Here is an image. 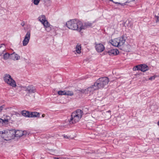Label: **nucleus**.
<instances>
[{"mask_svg": "<svg viewBox=\"0 0 159 159\" xmlns=\"http://www.w3.org/2000/svg\"><path fill=\"white\" fill-rule=\"evenodd\" d=\"M107 112H111V111L110 110H109Z\"/></svg>", "mask_w": 159, "mask_h": 159, "instance_id": "nucleus-46", "label": "nucleus"}, {"mask_svg": "<svg viewBox=\"0 0 159 159\" xmlns=\"http://www.w3.org/2000/svg\"><path fill=\"white\" fill-rule=\"evenodd\" d=\"M22 132H23V135H26L27 134V132L25 131H23Z\"/></svg>", "mask_w": 159, "mask_h": 159, "instance_id": "nucleus-36", "label": "nucleus"}, {"mask_svg": "<svg viewBox=\"0 0 159 159\" xmlns=\"http://www.w3.org/2000/svg\"><path fill=\"white\" fill-rule=\"evenodd\" d=\"M109 82L108 77H104L100 78L94 83L98 89H102Z\"/></svg>", "mask_w": 159, "mask_h": 159, "instance_id": "nucleus-3", "label": "nucleus"}, {"mask_svg": "<svg viewBox=\"0 0 159 159\" xmlns=\"http://www.w3.org/2000/svg\"><path fill=\"white\" fill-rule=\"evenodd\" d=\"M30 31H28L25 37V39H30Z\"/></svg>", "mask_w": 159, "mask_h": 159, "instance_id": "nucleus-23", "label": "nucleus"}, {"mask_svg": "<svg viewBox=\"0 0 159 159\" xmlns=\"http://www.w3.org/2000/svg\"><path fill=\"white\" fill-rule=\"evenodd\" d=\"M5 45V44H4V43L2 44H1V45Z\"/></svg>", "mask_w": 159, "mask_h": 159, "instance_id": "nucleus-45", "label": "nucleus"}, {"mask_svg": "<svg viewBox=\"0 0 159 159\" xmlns=\"http://www.w3.org/2000/svg\"><path fill=\"white\" fill-rule=\"evenodd\" d=\"M117 40L118 39H116L112 41L111 43L113 46L118 47H120L119 43Z\"/></svg>", "mask_w": 159, "mask_h": 159, "instance_id": "nucleus-16", "label": "nucleus"}, {"mask_svg": "<svg viewBox=\"0 0 159 159\" xmlns=\"http://www.w3.org/2000/svg\"><path fill=\"white\" fill-rule=\"evenodd\" d=\"M158 140H159V138L158 139Z\"/></svg>", "mask_w": 159, "mask_h": 159, "instance_id": "nucleus-49", "label": "nucleus"}, {"mask_svg": "<svg viewBox=\"0 0 159 159\" xmlns=\"http://www.w3.org/2000/svg\"><path fill=\"white\" fill-rule=\"evenodd\" d=\"M38 19L41 23L46 20V17L44 15H42L39 16Z\"/></svg>", "mask_w": 159, "mask_h": 159, "instance_id": "nucleus-20", "label": "nucleus"}, {"mask_svg": "<svg viewBox=\"0 0 159 159\" xmlns=\"http://www.w3.org/2000/svg\"><path fill=\"white\" fill-rule=\"evenodd\" d=\"M58 93L59 95H65V91H59L58 92Z\"/></svg>", "mask_w": 159, "mask_h": 159, "instance_id": "nucleus-27", "label": "nucleus"}, {"mask_svg": "<svg viewBox=\"0 0 159 159\" xmlns=\"http://www.w3.org/2000/svg\"><path fill=\"white\" fill-rule=\"evenodd\" d=\"M3 80L5 82L11 86L14 87L16 86V82L9 75L7 74L5 75L3 77Z\"/></svg>", "mask_w": 159, "mask_h": 159, "instance_id": "nucleus-5", "label": "nucleus"}, {"mask_svg": "<svg viewBox=\"0 0 159 159\" xmlns=\"http://www.w3.org/2000/svg\"><path fill=\"white\" fill-rule=\"evenodd\" d=\"M53 158L54 159H60L61 158L60 157H54Z\"/></svg>", "mask_w": 159, "mask_h": 159, "instance_id": "nucleus-39", "label": "nucleus"}, {"mask_svg": "<svg viewBox=\"0 0 159 159\" xmlns=\"http://www.w3.org/2000/svg\"><path fill=\"white\" fill-rule=\"evenodd\" d=\"M44 116H45V115H44V114H43L42 115V116L43 117H44Z\"/></svg>", "mask_w": 159, "mask_h": 159, "instance_id": "nucleus-44", "label": "nucleus"}, {"mask_svg": "<svg viewBox=\"0 0 159 159\" xmlns=\"http://www.w3.org/2000/svg\"><path fill=\"white\" fill-rule=\"evenodd\" d=\"M157 125H158V126H159V121H158V122L157 123Z\"/></svg>", "mask_w": 159, "mask_h": 159, "instance_id": "nucleus-43", "label": "nucleus"}, {"mask_svg": "<svg viewBox=\"0 0 159 159\" xmlns=\"http://www.w3.org/2000/svg\"><path fill=\"white\" fill-rule=\"evenodd\" d=\"M115 4H120L122 6H124V5H127V3H126V2L125 3H121L120 2H115Z\"/></svg>", "mask_w": 159, "mask_h": 159, "instance_id": "nucleus-30", "label": "nucleus"}, {"mask_svg": "<svg viewBox=\"0 0 159 159\" xmlns=\"http://www.w3.org/2000/svg\"><path fill=\"white\" fill-rule=\"evenodd\" d=\"M3 58L5 60L8 59L9 58L11 59V54L9 53L6 52L5 53L3 54Z\"/></svg>", "mask_w": 159, "mask_h": 159, "instance_id": "nucleus-19", "label": "nucleus"}, {"mask_svg": "<svg viewBox=\"0 0 159 159\" xmlns=\"http://www.w3.org/2000/svg\"><path fill=\"white\" fill-rule=\"evenodd\" d=\"M5 50H4L3 51H2L0 52V56H1L2 54H4V52Z\"/></svg>", "mask_w": 159, "mask_h": 159, "instance_id": "nucleus-35", "label": "nucleus"}, {"mask_svg": "<svg viewBox=\"0 0 159 159\" xmlns=\"http://www.w3.org/2000/svg\"><path fill=\"white\" fill-rule=\"evenodd\" d=\"M98 89L97 88L96 86L95 85V83H94L93 85H92L91 86L88 88L87 91L89 92H91Z\"/></svg>", "mask_w": 159, "mask_h": 159, "instance_id": "nucleus-11", "label": "nucleus"}, {"mask_svg": "<svg viewBox=\"0 0 159 159\" xmlns=\"http://www.w3.org/2000/svg\"><path fill=\"white\" fill-rule=\"evenodd\" d=\"M109 0L110 1H112V2H114V3H115V2H114V1H113V0Z\"/></svg>", "mask_w": 159, "mask_h": 159, "instance_id": "nucleus-42", "label": "nucleus"}, {"mask_svg": "<svg viewBox=\"0 0 159 159\" xmlns=\"http://www.w3.org/2000/svg\"><path fill=\"white\" fill-rule=\"evenodd\" d=\"M23 134L22 131L19 130H16L15 137H20L23 136Z\"/></svg>", "mask_w": 159, "mask_h": 159, "instance_id": "nucleus-18", "label": "nucleus"}, {"mask_svg": "<svg viewBox=\"0 0 159 159\" xmlns=\"http://www.w3.org/2000/svg\"><path fill=\"white\" fill-rule=\"evenodd\" d=\"M64 137H65V138H68V137L67 135H64Z\"/></svg>", "mask_w": 159, "mask_h": 159, "instance_id": "nucleus-41", "label": "nucleus"}, {"mask_svg": "<svg viewBox=\"0 0 159 159\" xmlns=\"http://www.w3.org/2000/svg\"><path fill=\"white\" fill-rule=\"evenodd\" d=\"M135 0H128L126 2V3H129L132 2L134 1Z\"/></svg>", "mask_w": 159, "mask_h": 159, "instance_id": "nucleus-33", "label": "nucleus"}, {"mask_svg": "<svg viewBox=\"0 0 159 159\" xmlns=\"http://www.w3.org/2000/svg\"><path fill=\"white\" fill-rule=\"evenodd\" d=\"M20 58V57L17 54H15L14 52L11 54V59L14 60H17Z\"/></svg>", "mask_w": 159, "mask_h": 159, "instance_id": "nucleus-14", "label": "nucleus"}, {"mask_svg": "<svg viewBox=\"0 0 159 159\" xmlns=\"http://www.w3.org/2000/svg\"><path fill=\"white\" fill-rule=\"evenodd\" d=\"M129 23V21L126 20L125 22L123 23V25L124 26L126 27L128 26V24Z\"/></svg>", "mask_w": 159, "mask_h": 159, "instance_id": "nucleus-29", "label": "nucleus"}, {"mask_svg": "<svg viewBox=\"0 0 159 159\" xmlns=\"http://www.w3.org/2000/svg\"><path fill=\"white\" fill-rule=\"evenodd\" d=\"M74 94L73 92L71 91H66L65 95L71 96L73 95Z\"/></svg>", "mask_w": 159, "mask_h": 159, "instance_id": "nucleus-25", "label": "nucleus"}, {"mask_svg": "<svg viewBox=\"0 0 159 159\" xmlns=\"http://www.w3.org/2000/svg\"><path fill=\"white\" fill-rule=\"evenodd\" d=\"M157 77V76L156 75H154L153 76L150 77V80H154L155 79V78Z\"/></svg>", "mask_w": 159, "mask_h": 159, "instance_id": "nucleus-31", "label": "nucleus"}, {"mask_svg": "<svg viewBox=\"0 0 159 159\" xmlns=\"http://www.w3.org/2000/svg\"><path fill=\"white\" fill-rule=\"evenodd\" d=\"M5 105H3L0 107V112L2 111V109L5 107Z\"/></svg>", "mask_w": 159, "mask_h": 159, "instance_id": "nucleus-32", "label": "nucleus"}, {"mask_svg": "<svg viewBox=\"0 0 159 159\" xmlns=\"http://www.w3.org/2000/svg\"><path fill=\"white\" fill-rule=\"evenodd\" d=\"M87 91V89H82L80 91L81 93H85V91Z\"/></svg>", "mask_w": 159, "mask_h": 159, "instance_id": "nucleus-34", "label": "nucleus"}, {"mask_svg": "<svg viewBox=\"0 0 159 159\" xmlns=\"http://www.w3.org/2000/svg\"><path fill=\"white\" fill-rule=\"evenodd\" d=\"M21 25H22V26H23L25 25V23L23 22H22L21 23Z\"/></svg>", "mask_w": 159, "mask_h": 159, "instance_id": "nucleus-40", "label": "nucleus"}, {"mask_svg": "<svg viewBox=\"0 0 159 159\" xmlns=\"http://www.w3.org/2000/svg\"><path fill=\"white\" fill-rule=\"evenodd\" d=\"M29 41V40L28 39H26L24 38L23 41V46H26V45L28 43Z\"/></svg>", "mask_w": 159, "mask_h": 159, "instance_id": "nucleus-24", "label": "nucleus"}, {"mask_svg": "<svg viewBox=\"0 0 159 159\" xmlns=\"http://www.w3.org/2000/svg\"><path fill=\"white\" fill-rule=\"evenodd\" d=\"M95 44V48L98 52H101L104 50L105 47L101 43L97 44L96 43Z\"/></svg>", "mask_w": 159, "mask_h": 159, "instance_id": "nucleus-9", "label": "nucleus"}, {"mask_svg": "<svg viewBox=\"0 0 159 159\" xmlns=\"http://www.w3.org/2000/svg\"><path fill=\"white\" fill-rule=\"evenodd\" d=\"M30 117H39V113L37 112H30Z\"/></svg>", "mask_w": 159, "mask_h": 159, "instance_id": "nucleus-15", "label": "nucleus"}, {"mask_svg": "<svg viewBox=\"0 0 159 159\" xmlns=\"http://www.w3.org/2000/svg\"><path fill=\"white\" fill-rule=\"evenodd\" d=\"M17 114L19 115H20V114H19V113H18V114Z\"/></svg>", "mask_w": 159, "mask_h": 159, "instance_id": "nucleus-48", "label": "nucleus"}, {"mask_svg": "<svg viewBox=\"0 0 159 159\" xmlns=\"http://www.w3.org/2000/svg\"><path fill=\"white\" fill-rule=\"evenodd\" d=\"M52 26L51 25H50L48 27H46L45 28V30L48 32H50L52 29Z\"/></svg>", "mask_w": 159, "mask_h": 159, "instance_id": "nucleus-26", "label": "nucleus"}, {"mask_svg": "<svg viewBox=\"0 0 159 159\" xmlns=\"http://www.w3.org/2000/svg\"><path fill=\"white\" fill-rule=\"evenodd\" d=\"M20 91H25L27 93L31 94L36 92L35 87L33 85H30L27 86L22 87Z\"/></svg>", "mask_w": 159, "mask_h": 159, "instance_id": "nucleus-6", "label": "nucleus"}, {"mask_svg": "<svg viewBox=\"0 0 159 159\" xmlns=\"http://www.w3.org/2000/svg\"><path fill=\"white\" fill-rule=\"evenodd\" d=\"M10 118H7V119H2L0 118V126H6L8 124V120Z\"/></svg>", "mask_w": 159, "mask_h": 159, "instance_id": "nucleus-10", "label": "nucleus"}, {"mask_svg": "<svg viewBox=\"0 0 159 159\" xmlns=\"http://www.w3.org/2000/svg\"><path fill=\"white\" fill-rule=\"evenodd\" d=\"M42 23L43 25L45 28L46 27H48L50 25L48 21L47 20L42 22Z\"/></svg>", "mask_w": 159, "mask_h": 159, "instance_id": "nucleus-21", "label": "nucleus"}, {"mask_svg": "<svg viewBox=\"0 0 159 159\" xmlns=\"http://www.w3.org/2000/svg\"><path fill=\"white\" fill-rule=\"evenodd\" d=\"M120 46L122 45L125 43V39L124 36H122L119 39H118Z\"/></svg>", "mask_w": 159, "mask_h": 159, "instance_id": "nucleus-12", "label": "nucleus"}, {"mask_svg": "<svg viewBox=\"0 0 159 159\" xmlns=\"http://www.w3.org/2000/svg\"><path fill=\"white\" fill-rule=\"evenodd\" d=\"M16 130L14 129H11L8 130V131H4V132L0 131V135L1 134V136L3 139L5 140H7V139L5 138L7 137H10V138L15 137Z\"/></svg>", "mask_w": 159, "mask_h": 159, "instance_id": "nucleus-4", "label": "nucleus"}, {"mask_svg": "<svg viewBox=\"0 0 159 159\" xmlns=\"http://www.w3.org/2000/svg\"><path fill=\"white\" fill-rule=\"evenodd\" d=\"M30 112L28 111L23 110L21 111V114L23 116L28 117H30Z\"/></svg>", "mask_w": 159, "mask_h": 159, "instance_id": "nucleus-13", "label": "nucleus"}, {"mask_svg": "<svg viewBox=\"0 0 159 159\" xmlns=\"http://www.w3.org/2000/svg\"><path fill=\"white\" fill-rule=\"evenodd\" d=\"M157 21H159V13L158 14L157 16Z\"/></svg>", "mask_w": 159, "mask_h": 159, "instance_id": "nucleus-37", "label": "nucleus"}, {"mask_svg": "<svg viewBox=\"0 0 159 159\" xmlns=\"http://www.w3.org/2000/svg\"><path fill=\"white\" fill-rule=\"evenodd\" d=\"M2 45H1V46H0V48H1L2 47Z\"/></svg>", "mask_w": 159, "mask_h": 159, "instance_id": "nucleus-47", "label": "nucleus"}, {"mask_svg": "<svg viewBox=\"0 0 159 159\" xmlns=\"http://www.w3.org/2000/svg\"><path fill=\"white\" fill-rule=\"evenodd\" d=\"M83 115V111L80 109H78L71 113V117L69 121L70 124H75L78 122Z\"/></svg>", "mask_w": 159, "mask_h": 159, "instance_id": "nucleus-2", "label": "nucleus"}, {"mask_svg": "<svg viewBox=\"0 0 159 159\" xmlns=\"http://www.w3.org/2000/svg\"><path fill=\"white\" fill-rule=\"evenodd\" d=\"M92 23L89 22H87L84 23V25L83 24V26L84 27V29L85 27H90L92 25Z\"/></svg>", "mask_w": 159, "mask_h": 159, "instance_id": "nucleus-22", "label": "nucleus"}, {"mask_svg": "<svg viewBox=\"0 0 159 159\" xmlns=\"http://www.w3.org/2000/svg\"><path fill=\"white\" fill-rule=\"evenodd\" d=\"M81 47L80 44L78 43L76 47V51L78 54L80 53L81 52Z\"/></svg>", "mask_w": 159, "mask_h": 159, "instance_id": "nucleus-17", "label": "nucleus"}, {"mask_svg": "<svg viewBox=\"0 0 159 159\" xmlns=\"http://www.w3.org/2000/svg\"><path fill=\"white\" fill-rule=\"evenodd\" d=\"M119 53V51L117 49H112L110 50H105L103 54L104 55H106L108 54L109 55H116Z\"/></svg>", "mask_w": 159, "mask_h": 159, "instance_id": "nucleus-8", "label": "nucleus"}, {"mask_svg": "<svg viewBox=\"0 0 159 159\" xmlns=\"http://www.w3.org/2000/svg\"><path fill=\"white\" fill-rule=\"evenodd\" d=\"M40 0H32V1L35 5H38L39 4Z\"/></svg>", "mask_w": 159, "mask_h": 159, "instance_id": "nucleus-28", "label": "nucleus"}, {"mask_svg": "<svg viewBox=\"0 0 159 159\" xmlns=\"http://www.w3.org/2000/svg\"><path fill=\"white\" fill-rule=\"evenodd\" d=\"M152 49H155V46L154 45H152Z\"/></svg>", "mask_w": 159, "mask_h": 159, "instance_id": "nucleus-38", "label": "nucleus"}, {"mask_svg": "<svg viewBox=\"0 0 159 159\" xmlns=\"http://www.w3.org/2000/svg\"><path fill=\"white\" fill-rule=\"evenodd\" d=\"M148 66L145 64H140L136 66L133 68L134 70H139L143 72L148 70Z\"/></svg>", "mask_w": 159, "mask_h": 159, "instance_id": "nucleus-7", "label": "nucleus"}, {"mask_svg": "<svg viewBox=\"0 0 159 159\" xmlns=\"http://www.w3.org/2000/svg\"><path fill=\"white\" fill-rule=\"evenodd\" d=\"M67 27L69 29L80 32L82 30L84 29L82 22L77 19L71 20L66 23Z\"/></svg>", "mask_w": 159, "mask_h": 159, "instance_id": "nucleus-1", "label": "nucleus"}]
</instances>
